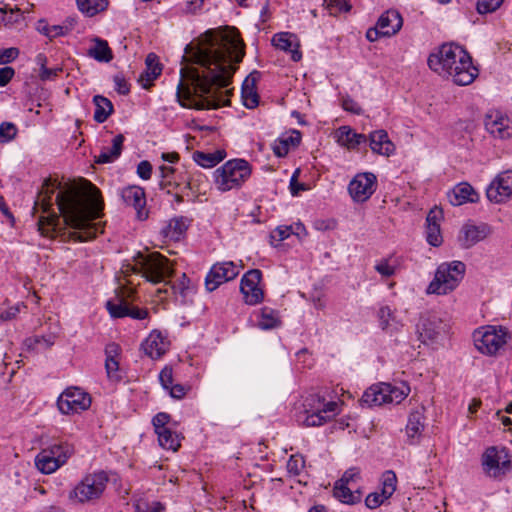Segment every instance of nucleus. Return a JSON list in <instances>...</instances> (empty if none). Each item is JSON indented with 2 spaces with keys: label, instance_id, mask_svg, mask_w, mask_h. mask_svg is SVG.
Here are the masks:
<instances>
[{
  "label": "nucleus",
  "instance_id": "obj_41",
  "mask_svg": "<svg viewBox=\"0 0 512 512\" xmlns=\"http://www.w3.org/2000/svg\"><path fill=\"white\" fill-rule=\"evenodd\" d=\"M95 104L94 120L103 123L113 112V105L109 99L104 96L96 95L93 98Z\"/></svg>",
  "mask_w": 512,
  "mask_h": 512
},
{
  "label": "nucleus",
  "instance_id": "obj_27",
  "mask_svg": "<svg viewBox=\"0 0 512 512\" xmlns=\"http://www.w3.org/2000/svg\"><path fill=\"white\" fill-rule=\"evenodd\" d=\"M442 330V323L437 318H422L417 325L419 340L424 344L434 343Z\"/></svg>",
  "mask_w": 512,
  "mask_h": 512
},
{
  "label": "nucleus",
  "instance_id": "obj_38",
  "mask_svg": "<svg viewBox=\"0 0 512 512\" xmlns=\"http://www.w3.org/2000/svg\"><path fill=\"white\" fill-rule=\"evenodd\" d=\"M38 231L42 236L54 237V233L60 228V217L56 213H49L46 216H40L38 220Z\"/></svg>",
  "mask_w": 512,
  "mask_h": 512
},
{
  "label": "nucleus",
  "instance_id": "obj_18",
  "mask_svg": "<svg viewBox=\"0 0 512 512\" xmlns=\"http://www.w3.org/2000/svg\"><path fill=\"white\" fill-rule=\"evenodd\" d=\"M396 486V474L392 470L385 471L381 478L380 492H373L368 494L365 499L366 506L370 509L378 508L394 494L396 491Z\"/></svg>",
  "mask_w": 512,
  "mask_h": 512
},
{
  "label": "nucleus",
  "instance_id": "obj_13",
  "mask_svg": "<svg viewBox=\"0 0 512 512\" xmlns=\"http://www.w3.org/2000/svg\"><path fill=\"white\" fill-rule=\"evenodd\" d=\"M377 178L371 172L356 174L348 185V191L355 202H366L375 192Z\"/></svg>",
  "mask_w": 512,
  "mask_h": 512
},
{
  "label": "nucleus",
  "instance_id": "obj_59",
  "mask_svg": "<svg viewBox=\"0 0 512 512\" xmlns=\"http://www.w3.org/2000/svg\"><path fill=\"white\" fill-rule=\"evenodd\" d=\"M342 107L345 111H348V112H351V113H354L357 115L362 113V109H361L360 105L350 97H346L343 99Z\"/></svg>",
  "mask_w": 512,
  "mask_h": 512
},
{
  "label": "nucleus",
  "instance_id": "obj_22",
  "mask_svg": "<svg viewBox=\"0 0 512 512\" xmlns=\"http://www.w3.org/2000/svg\"><path fill=\"white\" fill-rule=\"evenodd\" d=\"M463 64L453 66L451 74L444 76L445 78H451L452 81L460 86L471 84L478 75V69L473 65L472 58L467 52V58L462 59Z\"/></svg>",
  "mask_w": 512,
  "mask_h": 512
},
{
  "label": "nucleus",
  "instance_id": "obj_15",
  "mask_svg": "<svg viewBox=\"0 0 512 512\" xmlns=\"http://www.w3.org/2000/svg\"><path fill=\"white\" fill-rule=\"evenodd\" d=\"M239 274L238 266L232 261L214 264L205 279L208 291L216 290L221 284L235 279Z\"/></svg>",
  "mask_w": 512,
  "mask_h": 512
},
{
  "label": "nucleus",
  "instance_id": "obj_11",
  "mask_svg": "<svg viewBox=\"0 0 512 512\" xmlns=\"http://www.w3.org/2000/svg\"><path fill=\"white\" fill-rule=\"evenodd\" d=\"M72 452V447L67 443L52 445L36 456L35 465L44 474L53 473L66 463Z\"/></svg>",
  "mask_w": 512,
  "mask_h": 512
},
{
  "label": "nucleus",
  "instance_id": "obj_4",
  "mask_svg": "<svg viewBox=\"0 0 512 512\" xmlns=\"http://www.w3.org/2000/svg\"><path fill=\"white\" fill-rule=\"evenodd\" d=\"M251 172L246 160H229L213 172L214 184L221 192L238 189L249 179Z\"/></svg>",
  "mask_w": 512,
  "mask_h": 512
},
{
  "label": "nucleus",
  "instance_id": "obj_61",
  "mask_svg": "<svg viewBox=\"0 0 512 512\" xmlns=\"http://www.w3.org/2000/svg\"><path fill=\"white\" fill-rule=\"evenodd\" d=\"M165 507L160 502H153L151 505L148 504H138L136 506L135 512H162Z\"/></svg>",
  "mask_w": 512,
  "mask_h": 512
},
{
  "label": "nucleus",
  "instance_id": "obj_34",
  "mask_svg": "<svg viewBox=\"0 0 512 512\" xmlns=\"http://www.w3.org/2000/svg\"><path fill=\"white\" fill-rule=\"evenodd\" d=\"M123 143L124 136L122 134L116 135L112 139V146L110 148H103L100 154L96 157L95 162L99 164L114 162L121 155Z\"/></svg>",
  "mask_w": 512,
  "mask_h": 512
},
{
  "label": "nucleus",
  "instance_id": "obj_23",
  "mask_svg": "<svg viewBox=\"0 0 512 512\" xmlns=\"http://www.w3.org/2000/svg\"><path fill=\"white\" fill-rule=\"evenodd\" d=\"M443 219V211L434 207L431 209L426 218V239L432 246H440L443 242V237L440 230V222Z\"/></svg>",
  "mask_w": 512,
  "mask_h": 512
},
{
  "label": "nucleus",
  "instance_id": "obj_40",
  "mask_svg": "<svg viewBox=\"0 0 512 512\" xmlns=\"http://www.w3.org/2000/svg\"><path fill=\"white\" fill-rule=\"evenodd\" d=\"M280 325V319L276 310L263 307L258 313L257 326L262 330H269Z\"/></svg>",
  "mask_w": 512,
  "mask_h": 512
},
{
  "label": "nucleus",
  "instance_id": "obj_20",
  "mask_svg": "<svg viewBox=\"0 0 512 512\" xmlns=\"http://www.w3.org/2000/svg\"><path fill=\"white\" fill-rule=\"evenodd\" d=\"M490 233L491 229L487 224L475 225L469 222L462 226L458 240L463 248L468 249L486 239Z\"/></svg>",
  "mask_w": 512,
  "mask_h": 512
},
{
  "label": "nucleus",
  "instance_id": "obj_45",
  "mask_svg": "<svg viewBox=\"0 0 512 512\" xmlns=\"http://www.w3.org/2000/svg\"><path fill=\"white\" fill-rule=\"evenodd\" d=\"M79 10L88 16H94L108 7V0H76Z\"/></svg>",
  "mask_w": 512,
  "mask_h": 512
},
{
  "label": "nucleus",
  "instance_id": "obj_42",
  "mask_svg": "<svg viewBox=\"0 0 512 512\" xmlns=\"http://www.w3.org/2000/svg\"><path fill=\"white\" fill-rule=\"evenodd\" d=\"M225 157V153L223 151H216L214 153H204L201 151H196L193 153L194 161L204 167L210 168L216 166L219 162H221Z\"/></svg>",
  "mask_w": 512,
  "mask_h": 512
},
{
  "label": "nucleus",
  "instance_id": "obj_32",
  "mask_svg": "<svg viewBox=\"0 0 512 512\" xmlns=\"http://www.w3.org/2000/svg\"><path fill=\"white\" fill-rule=\"evenodd\" d=\"M336 139L338 144L346 147L347 149H356L368 140L365 134L356 133L349 126L339 127L336 131Z\"/></svg>",
  "mask_w": 512,
  "mask_h": 512
},
{
  "label": "nucleus",
  "instance_id": "obj_1",
  "mask_svg": "<svg viewBox=\"0 0 512 512\" xmlns=\"http://www.w3.org/2000/svg\"><path fill=\"white\" fill-rule=\"evenodd\" d=\"M186 54L197 67L180 71L176 97L184 108L205 110L229 105L227 87L244 57V43L235 29L207 32L205 41L196 48L187 47Z\"/></svg>",
  "mask_w": 512,
  "mask_h": 512
},
{
  "label": "nucleus",
  "instance_id": "obj_56",
  "mask_svg": "<svg viewBox=\"0 0 512 512\" xmlns=\"http://www.w3.org/2000/svg\"><path fill=\"white\" fill-rule=\"evenodd\" d=\"M359 478L360 470L356 467H352L346 470L338 481L346 485H350L352 482L357 481Z\"/></svg>",
  "mask_w": 512,
  "mask_h": 512
},
{
  "label": "nucleus",
  "instance_id": "obj_24",
  "mask_svg": "<svg viewBox=\"0 0 512 512\" xmlns=\"http://www.w3.org/2000/svg\"><path fill=\"white\" fill-rule=\"evenodd\" d=\"M376 25L384 36L391 37L401 30L403 18L398 10L389 9L380 15Z\"/></svg>",
  "mask_w": 512,
  "mask_h": 512
},
{
  "label": "nucleus",
  "instance_id": "obj_2",
  "mask_svg": "<svg viewBox=\"0 0 512 512\" xmlns=\"http://www.w3.org/2000/svg\"><path fill=\"white\" fill-rule=\"evenodd\" d=\"M54 202L64 225L74 229L69 233L71 240L85 242L102 232L100 225L93 221L101 216L103 201L100 190L92 183L88 182L82 191L74 185L48 178L38 193L35 208L40 207L43 213H48Z\"/></svg>",
  "mask_w": 512,
  "mask_h": 512
},
{
  "label": "nucleus",
  "instance_id": "obj_49",
  "mask_svg": "<svg viewBox=\"0 0 512 512\" xmlns=\"http://www.w3.org/2000/svg\"><path fill=\"white\" fill-rule=\"evenodd\" d=\"M504 0H478L476 10L479 14H487L496 11Z\"/></svg>",
  "mask_w": 512,
  "mask_h": 512
},
{
  "label": "nucleus",
  "instance_id": "obj_33",
  "mask_svg": "<svg viewBox=\"0 0 512 512\" xmlns=\"http://www.w3.org/2000/svg\"><path fill=\"white\" fill-rule=\"evenodd\" d=\"M127 291V297H130L134 290L132 288H123V295H117L114 299H110L106 302V308L113 318H123L127 317V312L129 308V302L124 296V293Z\"/></svg>",
  "mask_w": 512,
  "mask_h": 512
},
{
  "label": "nucleus",
  "instance_id": "obj_39",
  "mask_svg": "<svg viewBox=\"0 0 512 512\" xmlns=\"http://www.w3.org/2000/svg\"><path fill=\"white\" fill-rule=\"evenodd\" d=\"M95 45L88 50V55L99 62H110L113 59V53L108 42L100 38L94 39Z\"/></svg>",
  "mask_w": 512,
  "mask_h": 512
},
{
  "label": "nucleus",
  "instance_id": "obj_64",
  "mask_svg": "<svg viewBox=\"0 0 512 512\" xmlns=\"http://www.w3.org/2000/svg\"><path fill=\"white\" fill-rule=\"evenodd\" d=\"M2 63H9L15 60L19 55V50L17 48L11 47L7 49L0 50Z\"/></svg>",
  "mask_w": 512,
  "mask_h": 512
},
{
  "label": "nucleus",
  "instance_id": "obj_29",
  "mask_svg": "<svg viewBox=\"0 0 512 512\" xmlns=\"http://www.w3.org/2000/svg\"><path fill=\"white\" fill-rule=\"evenodd\" d=\"M121 354V348L118 344L112 342L105 347V369L107 377L112 381H119L121 375L119 373V356Z\"/></svg>",
  "mask_w": 512,
  "mask_h": 512
},
{
  "label": "nucleus",
  "instance_id": "obj_8",
  "mask_svg": "<svg viewBox=\"0 0 512 512\" xmlns=\"http://www.w3.org/2000/svg\"><path fill=\"white\" fill-rule=\"evenodd\" d=\"M473 338L480 353L494 356L506 345L511 335L503 326L488 325L476 330Z\"/></svg>",
  "mask_w": 512,
  "mask_h": 512
},
{
  "label": "nucleus",
  "instance_id": "obj_17",
  "mask_svg": "<svg viewBox=\"0 0 512 512\" xmlns=\"http://www.w3.org/2000/svg\"><path fill=\"white\" fill-rule=\"evenodd\" d=\"M486 195L494 203H504L512 198V170L498 174L488 186Z\"/></svg>",
  "mask_w": 512,
  "mask_h": 512
},
{
  "label": "nucleus",
  "instance_id": "obj_47",
  "mask_svg": "<svg viewBox=\"0 0 512 512\" xmlns=\"http://www.w3.org/2000/svg\"><path fill=\"white\" fill-rule=\"evenodd\" d=\"M242 101L246 108L253 109L259 103V96L256 88L242 86Z\"/></svg>",
  "mask_w": 512,
  "mask_h": 512
},
{
  "label": "nucleus",
  "instance_id": "obj_58",
  "mask_svg": "<svg viewBox=\"0 0 512 512\" xmlns=\"http://www.w3.org/2000/svg\"><path fill=\"white\" fill-rule=\"evenodd\" d=\"M137 174L143 180H148L152 174V165L150 162L144 160L141 161L137 166Z\"/></svg>",
  "mask_w": 512,
  "mask_h": 512
},
{
  "label": "nucleus",
  "instance_id": "obj_16",
  "mask_svg": "<svg viewBox=\"0 0 512 512\" xmlns=\"http://www.w3.org/2000/svg\"><path fill=\"white\" fill-rule=\"evenodd\" d=\"M486 130L495 138L512 136V118L499 110H490L484 120Z\"/></svg>",
  "mask_w": 512,
  "mask_h": 512
},
{
  "label": "nucleus",
  "instance_id": "obj_54",
  "mask_svg": "<svg viewBox=\"0 0 512 512\" xmlns=\"http://www.w3.org/2000/svg\"><path fill=\"white\" fill-rule=\"evenodd\" d=\"M170 420V415L164 412H160L153 417L152 423L155 432L168 428L166 425Z\"/></svg>",
  "mask_w": 512,
  "mask_h": 512
},
{
  "label": "nucleus",
  "instance_id": "obj_25",
  "mask_svg": "<svg viewBox=\"0 0 512 512\" xmlns=\"http://www.w3.org/2000/svg\"><path fill=\"white\" fill-rule=\"evenodd\" d=\"M121 198L126 205L134 207L139 219L146 217V213L143 212L146 205V196L142 187L133 185L123 188L121 190Z\"/></svg>",
  "mask_w": 512,
  "mask_h": 512
},
{
  "label": "nucleus",
  "instance_id": "obj_62",
  "mask_svg": "<svg viewBox=\"0 0 512 512\" xmlns=\"http://www.w3.org/2000/svg\"><path fill=\"white\" fill-rule=\"evenodd\" d=\"M292 233L291 226H279L271 234V237L278 241L287 239Z\"/></svg>",
  "mask_w": 512,
  "mask_h": 512
},
{
  "label": "nucleus",
  "instance_id": "obj_19",
  "mask_svg": "<svg viewBox=\"0 0 512 512\" xmlns=\"http://www.w3.org/2000/svg\"><path fill=\"white\" fill-rule=\"evenodd\" d=\"M481 464L485 474L491 478H499L505 474L510 465L509 460H502L500 452L492 446L485 450L481 458Z\"/></svg>",
  "mask_w": 512,
  "mask_h": 512
},
{
  "label": "nucleus",
  "instance_id": "obj_12",
  "mask_svg": "<svg viewBox=\"0 0 512 512\" xmlns=\"http://www.w3.org/2000/svg\"><path fill=\"white\" fill-rule=\"evenodd\" d=\"M90 395L77 387H69L64 390L57 400V406L62 414L81 413L91 406Z\"/></svg>",
  "mask_w": 512,
  "mask_h": 512
},
{
  "label": "nucleus",
  "instance_id": "obj_35",
  "mask_svg": "<svg viewBox=\"0 0 512 512\" xmlns=\"http://www.w3.org/2000/svg\"><path fill=\"white\" fill-rule=\"evenodd\" d=\"M187 228L188 224L186 218H173L162 229V235L168 240L178 241L185 234Z\"/></svg>",
  "mask_w": 512,
  "mask_h": 512
},
{
  "label": "nucleus",
  "instance_id": "obj_43",
  "mask_svg": "<svg viewBox=\"0 0 512 512\" xmlns=\"http://www.w3.org/2000/svg\"><path fill=\"white\" fill-rule=\"evenodd\" d=\"M156 434L158 436V442L160 446L164 449L177 451V449L180 447L179 435L171 429L166 428L157 431Z\"/></svg>",
  "mask_w": 512,
  "mask_h": 512
},
{
  "label": "nucleus",
  "instance_id": "obj_50",
  "mask_svg": "<svg viewBox=\"0 0 512 512\" xmlns=\"http://www.w3.org/2000/svg\"><path fill=\"white\" fill-rule=\"evenodd\" d=\"M305 467V460L302 455H292L287 462V470L290 474L299 475Z\"/></svg>",
  "mask_w": 512,
  "mask_h": 512
},
{
  "label": "nucleus",
  "instance_id": "obj_28",
  "mask_svg": "<svg viewBox=\"0 0 512 512\" xmlns=\"http://www.w3.org/2000/svg\"><path fill=\"white\" fill-rule=\"evenodd\" d=\"M367 138L369 146L374 153L382 156H390L394 153L395 146L385 130H375Z\"/></svg>",
  "mask_w": 512,
  "mask_h": 512
},
{
  "label": "nucleus",
  "instance_id": "obj_21",
  "mask_svg": "<svg viewBox=\"0 0 512 512\" xmlns=\"http://www.w3.org/2000/svg\"><path fill=\"white\" fill-rule=\"evenodd\" d=\"M170 347V341L160 331L153 330L142 342L141 348L151 359L161 358Z\"/></svg>",
  "mask_w": 512,
  "mask_h": 512
},
{
  "label": "nucleus",
  "instance_id": "obj_7",
  "mask_svg": "<svg viewBox=\"0 0 512 512\" xmlns=\"http://www.w3.org/2000/svg\"><path fill=\"white\" fill-rule=\"evenodd\" d=\"M467 58V51L456 44H443L428 57V66L438 75L444 77L451 74L453 66L463 64L462 59Z\"/></svg>",
  "mask_w": 512,
  "mask_h": 512
},
{
  "label": "nucleus",
  "instance_id": "obj_52",
  "mask_svg": "<svg viewBox=\"0 0 512 512\" xmlns=\"http://www.w3.org/2000/svg\"><path fill=\"white\" fill-rule=\"evenodd\" d=\"M351 6L347 0H328L327 9L331 15L349 11Z\"/></svg>",
  "mask_w": 512,
  "mask_h": 512
},
{
  "label": "nucleus",
  "instance_id": "obj_46",
  "mask_svg": "<svg viewBox=\"0 0 512 512\" xmlns=\"http://www.w3.org/2000/svg\"><path fill=\"white\" fill-rule=\"evenodd\" d=\"M55 335H43V336H33L29 337L25 340V344L29 349L40 350V349H48L52 347L55 343Z\"/></svg>",
  "mask_w": 512,
  "mask_h": 512
},
{
  "label": "nucleus",
  "instance_id": "obj_30",
  "mask_svg": "<svg viewBox=\"0 0 512 512\" xmlns=\"http://www.w3.org/2000/svg\"><path fill=\"white\" fill-rule=\"evenodd\" d=\"M479 200V194L467 182L457 184L451 194H449V201L454 206H459L464 203H476Z\"/></svg>",
  "mask_w": 512,
  "mask_h": 512
},
{
  "label": "nucleus",
  "instance_id": "obj_10",
  "mask_svg": "<svg viewBox=\"0 0 512 512\" xmlns=\"http://www.w3.org/2000/svg\"><path fill=\"white\" fill-rule=\"evenodd\" d=\"M408 390V388L404 389L388 383H380L367 389L362 396V401L369 406L398 404L408 395Z\"/></svg>",
  "mask_w": 512,
  "mask_h": 512
},
{
  "label": "nucleus",
  "instance_id": "obj_31",
  "mask_svg": "<svg viewBox=\"0 0 512 512\" xmlns=\"http://www.w3.org/2000/svg\"><path fill=\"white\" fill-rule=\"evenodd\" d=\"M146 69L143 71L139 78L138 82L145 89H148L153 84V81L160 76L162 72V66L158 61V57L154 53H150L147 55L146 60Z\"/></svg>",
  "mask_w": 512,
  "mask_h": 512
},
{
  "label": "nucleus",
  "instance_id": "obj_37",
  "mask_svg": "<svg viewBox=\"0 0 512 512\" xmlns=\"http://www.w3.org/2000/svg\"><path fill=\"white\" fill-rule=\"evenodd\" d=\"M333 495L340 502L353 505L361 501V494L358 491H352L349 485L336 481L333 488Z\"/></svg>",
  "mask_w": 512,
  "mask_h": 512
},
{
  "label": "nucleus",
  "instance_id": "obj_14",
  "mask_svg": "<svg viewBox=\"0 0 512 512\" xmlns=\"http://www.w3.org/2000/svg\"><path fill=\"white\" fill-rule=\"evenodd\" d=\"M262 272L259 269L247 271L240 282V291L248 305H257L264 299V291L260 287Z\"/></svg>",
  "mask_w": 512,
  "mask_h": 512
},
{
  "label": "nucleus",
  "instance_id": "obj_36",
  "mask_svg": "<svg viewBox=\"0 0 512 512\" xmlns=\"http://www.w3.org/2000/svg\"><path fill=\"white\" fill-rule=\"evenodd\" d=\"M379 326L383 331L394 333L402 327L392 309L388 306H382L378 311Z\"/></svg>",
  "mask_w": 512,
  "mask_h": 512
},
{
  "label": "nucleus",
  "instance_id": "obj_3",
  "mask_svg": "<svg viewBox=\"0 0 512 512\" xmlns=\"http://www.w3.org/2000/svg\"><path fill=\"white\" fill-rule=\"evenodd\" d=\"M122 273L124 277L140 274L147 282L167 285L174 269L167 257L159 252H152L146 255L139 253L133 264L129 263L122 267Z\"/></svg>",
  "mask_w": 512,
  "mask_h": 512
},
{
  "label": "nucleus",
  "instance_id": "obj_63",
  "mask_svg": "<svg viewBox=\"0 0 512 512\" xmlns=\"http://www.w3.org/2000/svg\"><path fill=\"white\" fill-rule=\"evenodd\" d=\"M127 316L131 317L133 319L142 320V319L147 318L148 311H147V309L139 308V307L132 306L129 304Z\"/></svg>",
  "mask_w": 512,
  "mask_h": 512
},
{
  "label": "nucleus",
  "instance_id": "obj_26",
  "mask_svg": "<svg viewBox=\"0 0 512 512\" xmlns=\"http://www.w3.org/2000/svg\"><path fill=\"white\" fill-rule=\"evenodd\" d=\"M272 43L276 48L289 52L293 61L301 60L300 43L296 35L288 32L277 33L273 36Z\"/></svg>",
  "mask_w": 512,
  "mask_h": 512
},
{
  "label": "nucleus",
  "instance_id": "obj_53",
  "mask_svg": "<svg viewBox=\"0 0 512 512\" xmlns=\"http://www.w3.org/2000/svg\"><path fill=\"white\" fill-rule=\"evenodd\" d=\"M161 386L168 390L173 385V370L171 367L165 366L159 374Z\"/></svg>",
  "mask_w": 512,
  "mask_h": 512
},
{
  "label": "nucleus",
  "instance_id": "obj_6",
  "mask_svg": "<svg viewBox=\"0 0 512 512\" xmlns=\"http://www.w3.org/2000/svg\"><path fill=\"white\" fill-rule=\"evenodd\" d=\"M108 481V475L103 471L87 474L69 492V500L75 504L94 503L103 495Z\"/></svg>",
  "mask_w": 512,
  "mask_h": 512
},
{
  "label": "nucleus",
  "instance_id": "obj_44",
  "mask_svg": "<svg viewBox=\"0 0 512 512\" xmlns=\"http://www.w3.org/2000/svg\"><path fill=\"white\" fill-rule=\"evenodd\" d=\"M424 429V416L422 413L416 411L409 415L408 423L406 425V433L408 438L414 439L419 437Z\"/></svg>",
  "mask_w": 512,
  "mask_h": 512
},
{
  "label": "nucleus",
  "instance_id": "obj_48",
  "mask_svg": "<svg viewBox=\"0 0 512 512\" xmlns=\"http://www.w3.org/2000/svg\"><path fill=\"white\" fill-rule=\"evenodd\" d=\"M17 127L11 122H3L0 124V143H8L17 135Z\"/></svg>",
  "mask_w": 512,
  "mask_h": 512
},
{
  "label": "nucleus",
  "instance_id": "obj_9",
  "mask_svg": "<svg viewBox=\"0 0 512 512\" xmlns=\"http://www.w3.org/2000/svg\"><path fill=\"white\" fill-rule=\"evenodd\" d=\"M305 418L302 423L307 427L320 426L326 423L337 409V403L334 401L324 402L319 396L311 395L305 399Z\"/></svg>",
  "mask_w": 512,
  "mask_h": 512
},
{
  "label": "nucleus",
  "instance_id": "obj_55",
  "mask_svg": "<svg viewBox=\"0 0 512 512\" xmlns=\"http://www.w3.org/2000/svg\"><path fill=\"white\" fill-rule=\"evenodd\" d=\"M273 152L278 157H284L289 152L288 140L279 138L274 141L272 145Z\"/></svg>",
  "mask_w": 512,
  "mask_h": 512
},
{
  "label": "nucleus",
  "instance_id": "obj_57",
  "mask_svg": "<svg viewBox=\"0 0 512 512\" xmlns=\"http://www.w3.org/2000/svg\"><path fill=\"white\" fill-rule=\"evenodd\" d=\"M115 89L119 94L126 95L130 91V86L122 74L113 77Z\"/></svg>",
  "mask_w": 512,
  "mask_h": 512
},
{
  "label": "nucleus",
  "instance_id": "obj_60",
  "mask_svg": "<svg viewBox=\"0 0 512 512\" xmlns=\"http://www.w3.org/2000/svg\"><path fill=\"white\" fill-rule=\"evenodd\" d=\"M15 75V70L10 66L0 68V87L6 86Z\"/></svg>",
  "mask_w": 512,
  "mask_h": 512
},
{
  "label": "nucleus",
  "instance_id": "obj_5",
  "mask_svg": "<svg viewBox=\"0 0 512 512\" xmlns=\"http://www.w3.org/2000/svg\"><path fill=\"white\" fill-rule=\"evenodd\" d=\"M466 266L461 261L445 262L436 269L433 280L426 289L427 294L446 295L454 291L463 280Z\"/></svg>",
  "mask_w": 512,
  "mask_h": 512
},
{
  "label": "nucleus",
  "instance_id": "obj_51",
  "mask_svg": "<svg viewBox=\"0 0 512 512\" xmlns=\"http://www.w3.org/2000/svg\"><path fill=\"white\" fill-rule=\"evenodd\" d=\"M375 270L383 277H391L396 272V265L389 259H382L375 264Z\"/></svg>",
  "mask_w": 512,
  "mask_h": 512
}]
</instances>
